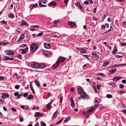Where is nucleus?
Listing matches in <instances>:
<instances>
[{"mask_svg": "<svg viewBox=\"0 0 126 126\" xmlns=\"http://www.w3.org/2000/svg\"><path fill=\"white\" fill-rule=\"evenodd\" d=\"M116 56L118 58H122L123 57V56H120L118 55H116Z\"/></svg>", "mask_w": 126, "mask_h": 126, "instance_id": "e2e57ef3", "label": "nucleus"}, {"mask_svg": "<svg viewBox=\"0 0 126 126\" xmlns=\"http://www.w3.org/2000/svg\"><path fill=\"white\" fill-rule=\"evenodd\" d=\"M51 101L49 103L46 105L47 108L48 110H50L51 109L50 105L52 104L53 101L52 100H51Z\"/></svg>", "mask_w": 126, "mask_h": 126, "instance_id": "1a4fd4ad", "label": "nucleus"}, {"mask_svg": "<svg viewBox=\"0 0 126 126\" xmlns=\"http://www.w3.org/2000/svg\"><path fill=\"white\" fill-rule=\"evenodd\" d=\"M75 5L76 6H79L80 4L79 2H77L75 3Z\"/></svg>", "mask_w": 126, "mask_h": 126, "instance_id": "de8ad7c7", "label": "nucleus"}, {"mask_svg": "<svg viewBox=\"0 0 126 126\" xmlns=\"http://www.w3.org/2000/svg\"><path fill=\"white\" fill-rule=\"evenodd\" d=\"M101 28L102 29H104L105 28V25H103L101 26Z\"/></svg>", "mask_w": 126, "mask_h": 126, "instance_id": "bf43d9fd", "label": "nucleus"}, {"mask_svg": "<svg viewBox=\"0 0 126 126\" xmlns=\"http://www.w3.org/2000/svg\"><path fill=\"white\" fill-rule=\"evenodd\" d=\"M11 110H12L14 112L16 111V109L13 108H11Z\"/></svg>", "mask_w": 126, "mask_h": 126, "instance_id": "4d7b16f0", "label": "nucleus"}, {"mask_svg": "<svg viewBox=\"0 0 126 126\" xmlns=\"http://www.w3.org/2000/svg\"><path fill=\"white\" fill-rule=\"evenodd\" d=\"M125 93V91L121 90H119L118 92V93L120 94H124Z\"/></svg>", "mask_w": 126, "mask_h": 126, "instance_id": "c756f323", "label": "nucleus"}, {"mask_svg": "<svg viewBox=\"0 0 126 126\" xmlns=\"http://www.w3.org/2000/svg\"><path fill=\"white\" fill-rule=\"evenodd\" d=\"M43 32H41L39 33L37 35V36H42V35H43Z\"/></svg>", "mask_w": 126, "mask_h": 126, "instance_id": "09e8293b", "label": "nucleus"}, {"mask_svg": "<svg viewBox=\"0 0 126 126\" xmlns=\"http://www.w3.org/2000/svg\"><path fill=\"white\" fill-rule=\"evenodd\" d=\"M9 16L11 18H13L14 17V16L13 14H10L9 15Z\"/></svg>", "mask_w": 126, "mask_h": 126, "instance_id": "79ce46f5", "label": "nucleus"}, {"mask_svg": "<svg viewBox=\"0 0 126 126\" xmlns=\"http://www.w3.org/2000/svg\"><path fill=\"white\" fill-rule=\"evenodd\" d=\"M63 97L62 96H61L60 97V102H62V101H63Z\"/></svg>", "mask_w": 126, "mask_h": 126, "instance_id": "5fc2aeb1", "label": "nucleus"}, {"mask_svg": "<svg viewBox=\"0 0 126 126\" xmlns=\"http://www.w3.org/2000/svg\"><path fill=\"white\" fill-rule=\"evenodd\" d=\"M116 69L115 68L111 69L110 71V73H112L115 72Z\"/></svg>", "mask_w": 126, "mask_h": 126, "instance_id": "aec40b11", "label": "nucleus"}, {"mask_svg": "<svg viewBox=\"0 0 126 126\" xmlns=\"http://www.w3.org/2000/svg\"><path fill=\"white\" fill-rule=\"evenodd\" d=\"M126 65V64H120V65L116 64L115 65L112 66H114V67H117V66H121L125 65Z\"/></svg>", "mask_w": 126, "mask_h": 126, "instance_id": "cd10ccee", "label": "nucleus"}, {"mask_svg": "<svg viewBox=\"0 0 126 126\" xmlns=\"http://www.w3.org/2000/svg\"><path fill=\"white\" fill-rule=\"evenodd\" d=\"M44 45L45 47L47 48H49L51 46L50 44L49 43H44Z\"/></svg>", "mask_w": 126, "mask_h": 126, "instance_id": "f8f14e48", "label": "nucleus"}, {"mask_svg": "<svg viewBox=\"0 0 126 126\" xmlns=\"http://www.w3.org/2000/svg\"><path fill=\"white\" fill-rule=\"evenodd\" d=\"M38 48V44L37 43H33L32 44L30 47V50L32 52L36 50Z\"/></svg>", "mask_w": 126, "mask_h": 126, "instance_id": "7ed1b4c3", "label": "nucleus"}, {"mask_svg": "<svg viewBox=\"0 0 126 126\" xmlns=\"http://www.w3.org/2000/svg\"><path fill=\"white\" fill-rule=\"evenodd\" d=\"M94 102L95 103H97V104H98V103H99V102H98L97 100H94Z\"/></svg>", "mask_w": 126, "mask_h": 126, "instance_id": "13d9d810", "label": "nucleus"}, {"mask_svg": "<svg viewBox=\"0 0 126 126\" xmlns=\"http://www.w3.org/2000/svg\"><path fill=\"white\" fill-rule=\"evenodd\" d=\"M23 94H20L19 95L18 94V96L16 98H17V99H19L21 98V96H23Z\"/></svg>", "mask_w": 126, "mask_h": 126, "instance_id": "e433bc0d", "label": "nucleus"}, {"mask_svg": "<svg viewBox=\"0 0 126 126\" xmlns=\"http://www.w3.org/2000/svg\"><path fill=\"white\" fill-rule=\"evenodd\" d=\"M81 50L80 51V52L81 53H86L87 51L85 49H81Z\"/></svg>", "mask_w": 126, "mask_h": 126, "instance_id": "7c9ffc66", "label": "nucleus"}, {"mask_svg": "<svg viewBox=\"0 0 126 126\" xmlns=\"http://www.w3.org/2000/svg\"><path fill=\"white\" fill-rule=\"evenodd\" d=\"M4 79V78L2 77H0V80H2Z\"/></svg>", "mask_w": 126, "mask_h": 126, "instance_id": "774afa93", "label": "nucleus"}, {"mask_svg": "<svg viewBox=\"0 0 126 126\" xmlns=\"http://www.w3.org/2000/svg\"><path fill=\"white\" fill-rule=\"evenodd\" d=\"M61 36V35H55L53 36L52 37L55 38H60Z\"/></svg>", "mask_w": 126, "mask_h": 126, "instance_id": "f704fd0d", "label": "nucleus"}, {"mask_svg": "<svg viewBox=\"0 0 126 126\" xmlns=\"http://www.w3.org/2000/svg\"><path fill=\"white\" fill-rule=\"evenodd\" d=\"M124 85L122 84H120L119 85V87L120 88L123 89L124 87Z\"/></svg>", "mask_w": 126, "mask_h": 126, "instance_id": "37998d69", "label": "nucleus"}, {"mask_svg": "<svg viewBox=\"0 0 126 126\" xmlns=\"http://www.w3.org/2000/svg\"><path fill=\"white\" fill-rule=\"evenodd\" d=\"M1 46H5L7 44H8L9 43L7 42H1Z\"/></svg>", "mask_w": 126, "mask_h": 126, "instance_id": "2f4dec72", "label": "nucleus"}, {"mask_svg": "<svg viewBox=\"0 0 126 126\" xmlns=\"http://www.w3.org/2000/svg\"><path fill=\"white\" fill-rule=\"evenodd\" d=\"M40 115V113L39 112H37L35 114V117H38Z\"/></svg>", "mask_w": 126, "mask_h": 126, "instance_id": "a878e982", "label": "nucleus"}, {"mask_svg": "<svg viewBox=\"0 0 126 126\" xmlns=\"http://www.w3.org/2000/svg\"><path fill=\"white\" fill-rule=\"evenodd\" d=\"M68 24L71 27H74L75 26L76 23H73L72 21H69L68 22Z\"/></svg>", "mask_w": 126, "mask_h": 126, "instance_id": "9b49d317", "label": "nucleus"}, {"mask_svg": "<svg viewBox=\"0 0 126 126\" xmlns=\"http://www.w3.org/2000/svg\"><path fill=\"white\" fill-rule=\"evenodd\" d=\"M33 97V96L32 94H30L28 96V99H31Z\"/></svg>", "mask_w": 126, "mask_h": 126, "instance_id": "4c0bfd02", "label": "nucleus"}, {"mask_svg": "<svg viewBox=\"0 0 126 126\" xmlns=\"http://www.w3.org/2000/svg\"><path fill=\"white\" fill-rule=\"evenodd\" d=\"M111 85H112V86H115L116 85V84L115 83H112V84H111Z\"/></svg>", "mask_w": 126, "mask_h": 126, "instance_id": "338daca9", "label": "nucleus"}, {"mask_svg": "<svg viewBox=\"0 0 126 126\" xmlns=\"http://www.w3.org/2000/svg\"><path fill=\"white\" fill-rule=\"evenodd\" d=\"M70 100L71 103V106L72 107L74 106H75V104L73 100V97H71L70 98Z\"/></svg>", "mask_w": 126, "mask_h": 126, "instance_id": "4468645a", "label": "nucleus"}, {"mask_svg": "<svg viewBox=\"0 0 126 126\" xmlns=\"http://www.w3.org/2000/svg\"><path fill=\"white\" fill-rule=\"evenodd\" d=\"M84 3L86 4H87L89 3V2L88 1H84Z\"/></svg>", "mask_w": 126, "mask_h": 126, "instance_id": "052dcab7", "label": "nucleus"}, {"mask_svg": "<svg viewBox=\"0 0 126 126\" xmlns=\"http://www.w3.org/2000/svg\"><path fill=\"white\" fill-rule=\"evenodd\" d=\"M122 78V77L117 76L115 77L113 79V80L115 81H116Z\"/></svg>", "mask_w": 126, "mask_h": 126, "instance_id": "ddd939ff", "label": "nucleus"}, {"mask_svg": "<svg viewBox=\"0 0 126 126\" xmlns=\"http://www.w3.org/2000/svg\"><path fill=\"white\" fill-rule=\"evenodd\" d=\"M19 94L18 92H16L14 93V95L16 96H18Z\"/></svg>", "mask_w": 126, "mask_h": 126, "instance_id": "864d4df0", "label": "nucleus"}, {"mask_svg": "<svg viewBox=\"0 0 126 126\" xmlns=\"http://www.w3.org/2000/svg\"><path fill=\"white\" fill-rule=\"evenodd\" d=\"M21 108L27 110L29 108V107L27 106H21Z\"/></svg>", "mask_w": 126, "mask_h": 126, "instance_id": "bb28decb", "label": "nucleus"}, {"mask_svg": "<svg viewBox=\"0 0 126 126\" xmlns=\"http://www.w3.org/2000/svg\"><path fill=\"white\" fill-rule=\"evenodd\" d=\"M106 97L107 98H111L112 97V95L110 94H107L106 95Z\"/></svg>", "mask_w": 126, "mask_h": 126, "instance_id": "72a5a7b5", "label": "nucleus"}, {"mask_svg": "<svg viewBox=\"0 0 126 126\" xmlns=\"http://www.w3.org/2000/svg\"><path fill=\"white\" fill-rule=\"evenodd\" d=\"M112 30V26H110V29L108 31H107L105 33H108V32H110Z\"/></svg>", "mask_w": 126, "mask_h": 126, "instance_id": "c9c22d12", "label": "nucleus"}, {"mask_svg": "<svg viewBox=\"0 0 126 126\" xmlns=\"http://www.w3.org/2000/svg\"><path fill=\"white\" fill-rule=\"evenodd\" d=\"M20 121L21 122H22L23 121V117H21L20 119Z\"/></svg>", "mask_w": 126, "mask_h": 126, "instance_id": "69168bd1", "label": "nucleus"}, {"mask_svg": "<svg viewBox=\"0 0 126 126\" xmlns=\"http://www.w3.org/2000/svg\"><path fill=\"white\" fill-rule=\"evenodd\" d=\"M1 22L4 24H7V22L4 20H2L1 21Z\"/></svg>", "mask_w": 126, "mask_h": 126, "instance_id": "0e129e2a", "label": "nucleus"}, {"mask_svg": "<svg viewBox=\"0 0 126 126\" xmlns=\"http://www.w3.org/2000/svg\"><path fill=\"white\" fill-rule=\"evenodd\" d=\"M101 85H96V86L97 87V89L98 90H99L100 89V87H101Z\"/></svg>", "mask_w": 126, "mask_h": 126, "instance_id": "49530a36", "label": "nucleus"}, {"mask_svg": "<svg viewBox=\"0 0 126 126\" xmlns=\"http://www.w3.org/2000/svg\"><path fill=\"white\" fill-rule=\"evenodd\" d=\"M108 16V13L105 14L103 16V18H105Z\"/></svg>", "mask_w": 126, "mask_h": 126, "instance_id": "603ef678", "label": "nucleus"}, {"mask_svg": "<svg viewBox=\"0 0 126 126\" xmlns=\"http://www.w3.org/2000/svg\"><path fill=\"white\" fill-rule=\"evenodd\" d=\"M19 88V85H16L15 86V88L16 89H18Z\"/></svg>", "mask_w": 126, "mask_h": 126, "instance_id": "c03bdc74", "label": "nucleus"}, {"mask_svg": "<svg viewBox=\"0 0 126 126\" xmlns=\"http://www.w3.org/2000/svg\"><path fill=\"white\" fill-rule=\"evenodd\" d=\"M28 48L27 47L26 48L23 49L22 50V54H25L27 52Z\"/></svg>", "mask_w": 126, "mask_h": 126, "instance_id": "2eb2a0df", "label": "nucleus"}, {"mask_svg": "<svg viewBox=\"0 0 126 126\" xmlns=\"http://www.w3.org/2000/svg\"><path fill=\"white\" fill-rule=\"evenodd\" d=\"M28 93H25L23 94V96L25 97H26L28 96Z\"/></svg>", "mask_w": 126, "mask_h": 126, "instance_id": "3c124183", "label": "nucleus"}, {"mask_svg": "<svg viewBox=\"0 0 126 126\" xmlns=\"http://www.w3.org/2000/svg\"><path fill=\"white\" fill-rule=\"evenodd\" d=\"M69 1V0H64V3L66 5H67V3Z\"/></svg>", "mask_w": 126, "mask_h": 126, "instance_id": "8fccbe9b", "label": "nucleus"}, {"mask_svg": "<svg viewBox=\"0 0 126 126\" xmlns=\"http://www.w3.org/2000/svg\"><path fill=\"white\" fill-rule=\"evenodd\" d=\"M30 87L31 89V90L32 91V92H33V93H35V92L34 91V90L33 88V87L32 85H31V83L30 82Z\"/></svg>", "mask_w": 126, "mask_h": 126, "instance_id": "c85d7f7f", "label": "nucleus"}, {"mask_svg": "<svg viewBox=\"0 0 126 126\" xmlns=\"http://www.w3.org/2000/svg\"><path fill=\"white\" fill-rule=\"evenodd\" d=\"M27 45V44H22L21 45L20 47H26Z\"/></svg>", "mask_w": 126, "mask_h": 126, "instance_id": "a18cd8bd", "label": "nucleus"}, {"mask_svg": "<svg viewBox=\"0 0 126 126\" xmlns=\"http://www.w3.org/2000/svg\"><path fill=\"white\" fill-rule=\"evenodd\" d=\"M66 60V58L64 57H62L59 59L55 63V64H54L53 67H56L60 64V63H63Z\"/></svg>", "mask_w": 126, "mask_h": 126, "instance_id": "f03ea898", "label": "nucleus"}, {"mask_svg": "<svg viewBox=\"0 0 126 126\" xmlns=\"http://www.w3.org/2000/svg\"><path fill=\"white\" fill-rule=\"evenodd\" d=\"M116 46H115L114 47V49L113 51L112 52V53L113 54H114L115 52L117 51V49H116Z\"/></svg>", "mask_w": 126, "mask_h": 126, "instance_id": "412c9836", "label": "nucleus"}, {"mask_svg": "<svg viewBox=\"0 0 126 126\" xmlns=\"http://www.w3.org/2000/svg\"><path fill=\"white\" fill-rule=\"evenodd\" d=\"M28 25L29 24L24 20H23L22 21L21 23V26H28Z\"/></svg>", "mask_w": 126, "mask_h": 126, "instance_id": "dca6fc26", "label": "nucleus"}, {"mask_svg": "<svg viewBox=\"0 0 126 126\" xmlns=\"http://www.w3.org/2000/svg\"><path fill=\"white\" fill-rule=\"evenodd\" d=\"M78 92L79 94L81 95V97L83 98V99H87L88 98V95H87L84 91L81 90L80 88H78Z\"/></svg>", "mask_w": 126, "mask_h": 126, "instance_id": "f257e3e1", "label": "nucleus"}, {"mask_svg": "<svg viewBox=\"0 0 126 126\" xmlns=\"http://www.w3.org/2000/svg\"><path fill=\"white\" fill-rule=\"evenodd\" d=\"M71 118V117L70 116L67 117L65 119L64 121V122L65 123L67 122L68 121L70 120Z\"/></svg>", "mask_w": 126, "mask_h": 126, "instance_id": "6ab92c4d", "label": "nucleus"}, {"mask_svg": "<svg viewBox=\"0 0 126 126\" xmlns=\"http://www.w3.org/2000/svg\"><path fill=\"white\" fill-rule=\"evenodd\" d=\"M44 55L46 57H50L51 55V53L49 51L45 50L43 52Z\"/></svg>", "mask_w": 126, "mask_h": 126, "instance_id": "423d86ee", "label": "nucleus"}, {"mask_svg": "<svg viewBox=\"0 0 126 126\" xmlns=\"http://www.w3.org/2000/svg\"><path fill=\"white\" fill-rule=\"evenodd\" d=\"M79 7L80 8V9L81 10H82L83 9V8L82 6V5H80L79 6Z\"/></svg>", "mask_w": 126, "mask_h": 126, "instance_id": "680f3d73", "label": "nucleus"}, {"mask_svg": "<svg viewBox=\"0 0 126 126\" xmlns=\"http://www.w3.org/2000/svg\"><path fill=\"white\" fill-rule=\"evenodd\" d=\"M9 96V95L7 93H4L2 94L1 97L2 98L5 99L8 98Z\"/></svg>", "mask_w": 126, "mask_h": 126, "instance_id": "0eeeda50", "label": "nucleus"}, {"mask_svg": "<svg viewBox=\"0 0 126 126\" xmlns=\"http://www.w3.org/2000/svg\"><path fill=\"white\" fill-rule=\"evenodd\" d=\"M4 60H13L14 59V58H10L8 57L5 56V58L3 59Z\"/></svg>", "mask_w": 126, "mask_h": 126, "instance_id": "f3484780", "label": "nucleus"}, {"mask_svg": "<svg viewBox=\"0 0 126 126\" xmlns=\"http://www.w3.org/2000/svg\"><path fill=\"white\" fill-rule=\"evenodd\" d=\"M17 57L20 59H22V56L20 54H18L17 55Z\"/></svg>", "mask_w": 126, "mask_h": 126, "instance_id": "a19ab883", "label": "nucleus"}, {"mask_svg": "<svg viewBox=\"0 0 126 126\" xmlns=\"http://www.w3.org/2000/svg\"><path fill=\"white\" fill-rule=\"evenodd\" d=\"M49 4L51 5L55 6L56 5V3L54 2H52L49 3Z\"/></svg>", "mask_w": 126, "mask_h": 126, "instance_id": "b1692460", "label": "nucleus"}, {"mask_svg": "<svg viewBox=\"0 0 126 126\" xmlns=\"http://www.w3.org/2000/svg\"><path fill=\"white\" fill-rule=\"evenodd\" d=\"M89 112H88V110L86 112L85 111H84L83 112V113L86 116H88V113Z\"/></svg>", "mask_w": 126, "mask_h": 126, "instance_id": "58836bf2", "label": "nucleus"}, {"mask_svg": "<svg viewBox=\"0 0 126 126\" xmlns=\"http://www.w3.org/2000/svg\"><path fill=\"white\" fill-rule=\"evenodd\" d=\"M25 36L24 34H22L21 35L20 37L17 40V42L21 41L22 40V39L24 38Z\"/></svg>", "mask_w": 126, "mask_h": 126, "instance_id": "9d476101", "label": "nucleus"}, {"mask_svg": "<svg viewBox=\"0 0 126 126\" xmlns=\"http://www.w3.org/2000/svg\"><path fill=\"white\" fill-rule=\"evenodd\" d=\"M97 107V105H95L94 106H91L90 109L88 110V112H91L93 111L94 109L96 108Z\"/></svg>", "mask_w": 126, "mask_h": 126, "instance_id": "39448f33", "label": "nucleus"}, {"mask_svg": "<svg viewBox=\"0 0 126 126\" xmlns=\"http://www.w3.org/2000/svg\"><path fill=\"white\" fill-rule=\"evenodd\" d=\"M31 66L34 68H38L39 64L37 63H35L32 64Z\"/></svg>", "mask_w": 126, "mask_h": 126, "instance_id": "6e6552de", "label": "nucleus"}, {"mask_svg": "<svg viewBox=\"0 0 126 126\" xmlns=\"http://www.w3.org/2000/svg\"><path fill=\"white\" fill-rule=\"evenodd\" d=\"M34 82L36 84V85L38 87H39L40 86V85L39 83L38 82V81L37 80H35L34 81Z\"/></svg>", "mask_w": 126, "mask_h": 126, "instance_id": "4be33fe9", "label": "nucleus"}, {"mask_svg": "<svg viewBox=\"0 0 126 126\" xmlns=\"http://www.w3.org/2000/svg\"><path fill=\"white\" fill-rule=\"evenodd\" d=\"M110 61H109L107 62H105L103 64V66L104 67L107 66L109 63Z\"/></svg>", "mask_w": 126, "mask_h": 126, "instance_id": "393cba45", "label": "nucleus"}, {"mask_svg": "<svg viewBox=\"0 0 126 126\" xmlns=\"http://www.w3.org/2000/svg\"><path fill=\"white\" fill-rule=\"evenodd\" d=\"M122 82L123 83H126V80L125 79L123 80L122 81Z\"/></svg>", "mask_w": 126, "mask_h": 126, "instance_id": "6e6d98bb", "label": "nucleus"}, {"mask_svg": "<svg viewBox=\"0 0 126 126\" xmlns=\"http://www.w3.org/2000/svg\"><path fill=\"white\" fill-rule=\"evenodd\" d=\"M5 54L9 55H14V52L12 51L11 50H6L5 51Z\"/></svg>", "mask_w": 126, "mask_h": 126, "instance_id": "20e7f679", "label": "nucleus"}, {"mask_svg": "<svg viewBox=\"0 0 126 126\" xmlns=\"http://www.w3.org/2000/svg\"><path fill=\"white\" fill-rule=\"evenodd\" d=\"M94 58H96L97 59L99 58V56L97 54H96L94 56Z\"/></svg>", "mask_w": 126, "mask_h": 126, "instance_id": "ea45409f", "label": "nucleus"}, {"mask_svg": "<svg viewBox=\"0 0 126 126\" xmlns=\"http://www.w3.org/2000/svg\"><path fill=\"white\" fill-rule=\"evenodd\" d=\"M39 6L41 7H46L47 6L46 5H43L41 3V2H39Z\"/></svg>", "mask_w": 126, "mask_h": 126, "instance_id": "5701e85b", "label": "nucleus"}, {"mask_svg": "<svg viewBox=\"0 0 126 126\" xmlns=\"http://www.w3.org/2000/svg\"><path fill=\"white\" fill-rule=\"evenodd\" d=\"M45 64H39V67L38 68H43L45 67Z\"/></svg>", "mask_w": 126, "mask_h": 126, "instance_id": "a211bd4d", "label": "nucleus"}, {"mask_svg": "<svg viewBox=\"0 0 126 126\" xmlns=\"http://www.w3.org/2000/svg\"><path fill=\"white\" fill-rule=\"evenodd\" d=\"M57 112H55L53 114V117L54 118L56 117L57 115Z\"/></svg>", "mask_w": 126, "mask_h": 126, "instance_id": "473e14b6", "label": "nucleus"}]
</instances>
